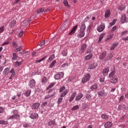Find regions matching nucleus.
<instances>
[{"mask_svg": "<svg viewBox=\"0 0 128 128\" xmlns=\"http://www.w3.org/2000/svg\"><path fill=\"white\" fill-rule=\"evenodd\" d=\"M98 96H104L106 94L104 91H100L98 92Z\"/></svg>", "mask_w": 128, "mask_h": 128, "instance_id": "nucleus-42", "label": "nucleus"}, {"mask_svg": "<svg viewBox=\"0 0 128 128\" xmlns=\"http://www.w3.org/2000/svg\"><path fill=\"white\" fill-rule=\"evenodd\" d=\"M69 90H66L64 92L62 93L60 95L61 98H64L66 94H68V92Z\"/></svg>", "mask_w": 128, "mask_h": 128, "instance_id": "nucleus-25", "label": "nucleus"}, {"mask_svg": "<svg viewBox=\"0 0 128 128\" xmlns=\"http://www.w3.org/2000/svg\"><path fill=\"white\" fill-rule=\"evenodd\" d=\"M10 44V41H8V40H7L2 44V46H6V44Z\"/></svg>", "mask_w": 128, "mask_h": 128, "instance_id": "nucleus-59", "label": "nucleus"}, {"mask_svg": "<svg viewBox=\"0 0 128 128\" xmlns=\"http://www.w3.org/2000/svg\"><path fill=\"white\" fill-rule=\"evenodd\" d=\"M112 126V122H108L104 124L105 128H110Z\"/></svg>", "mask_w": 128, "mask_h": 128, "instance_id": "nucleus-17", "label": "nucleus"}, {"mask_svg": "<svg viewBox=\"0 0 128 128\" xmlns=\"http://www.w3.org/2000/svg\"><path fill=\"white\" fill-rule=\"evenodd\" d=\"M56 124V120H50V122H48V126H54Z\"/></svg>", "mask_w": 128, "mask_h": 128, "instance_id": "nucleus-27", "label": "nucleus"}, {"mask_svg": "<svg viewBox=\"0 0 128 128\" xmlns=\"http://www.w3.org/2000/svg\"><path fill=\"white\" fill-rule=\"evenodd\" d=\"M54 54H52L48 58V61L50 60V62H52V60H54Z\"/></svg>", "mask_w": 128, "mask_h": 128, "instance_id": "nucleus-37", "label": "nucleus"}, {"mask_svg": "<svg viewBox=\"0 0 128 128\" xmlns=\"http://www.w3.org/2000/svg\"><path fill=\"white\" fill-rule=\"evenodd\" d=\"M106 56V52L104 51L100 55L99 58L101 60H104Z\"/></svg>", "mask_w": 128, "mask_h": 128, "instance_id": "nucleus-14", "label": "nucleus"}, {"mask_svg": "<svg viewBox=\"0 0 128 128\" xmlns=\"http://www.w3.org/2000/svg\"><path fill=\"white\" fill-rule=\"evenodd\" d=\"M78 25L75 26L71 30V31L69 33L70 36H72L74 32H76V28H78Z\"/></svg>", "mask_w": 128, "mask_h": 128, "instance_id": "nucleus-12", "label": "nucleus"}, {"mask_svg": "<svg viewBox=\"0 0 128 128\" xmlns=\"http://www.w3.org/2000/svg\"><path fill=\"white\" fill-rule=\"evenodd\" d=\"M10 74H12V76H14L16 74V72H14V68H12L10 71Z\"/></svg>", "mask_w": 128, "mask_h": 128, "instance_id": "nucleus-45", "label": "nucleus"}, {"mask_svg": "<svg viewBox=\"0 0 128 128\" xmlns=\"http://www.w3.org/2000/svg\"><path fill=\"white\" fill-rule=\"evenodd\" d=\"M96 68V64L92 63L88 65V70H92V68Z\"/></svg>", "mask_w": 128, "mask_h": 128, "instance_id": "nucleus-22", "label": "nucleus"}, {"mask_svg": "<svg viewBox=\"0 0 128 128\" xmlns=\"http://www.w3.org/2000/svg\"><path fill=\"white\" fill-rule=\"evenodd\" d=\"M116 26H114L112 27L111 30H112V32H114V31H116Z\"/></svg>", "mask_w": 128, "mask_h": 128, "instance_id": "nucleus-64", "label": "nucleus"}, {"mask_svg": "<svg viewBox=\"0 0 128 128\" xmlns=\"http://www.w3.org/2000/svg\"><path fill=\"white\" fill-rule=\"evenodd\" d=\"M55 94H56V92H54L50 95H47L44 96V100H48V98H52V96H55Z\"/></svg>", "mask_w": 128, "mask_h": 128, "instance_id": "nucleus-28", "label": "nucleus"}, {"mask_svg": "<svg viewBox=\"0 0 128 128\" xmlns=\"http://www.w3.org/2000/svg\"><path fill=\"white\" fill-rule=\"evenodd\" d=\"M66 66H68V63H64L62 65L61 68H66Z\"/></svg>", "mask_w": 128, "mask_h": 128, "instance_id": "nucleus-57", "label": "nucleus"}, {"mask_svg": "<svg viewBox=\"0 0 128 128\" xmlns=\"http://www.w3.org/2000/svg\"><path fill=\"white\" fill-rule=\"evenodd\" d=\"M104 16L106 18H110V10L108 9L105 12Z\"/></svg>", "mask_w": 128, "mask_h": 128, "instance_id": "nucleus-18", "label": "nucleus"}, {"mask_svg": "<svg viewBox=\"0 0 128 128\" xmlns=\"http://www.w3.org/2000/svg\"><path fill=\"white\" fill-rule=\"evenodd\" d=\"M67 55H68V52H66L63 51L62 52V56H66Z\"/></svg>", "mask_w": 128, "mask_h": 128, "instance_id": "nucleus-60", "label": "nucleus"}, {"mask_svg": "<svg viewBox=\"0 0 128 128\" xmlns=\"http://www.w3.org/2000/svg\"><path fill=\"white\" fill-rule=\"evenodd\" d=\"M110 82L112 84H116V82H118V76H115L114 77H112L110 79Z\"/></svg>", "mask_w": 128, "mask_h": 128, "instance_id": "nucleus-11", "label": "nucleus"}, {"mask_svg": "<svg viewBox=\"0 0 128 128\" xmlns=\"http://www.w3.org/2000/svg\"><path fill=\"white\" fill-rule=\"evenodd\" d=\"M82 98H84V94L82 93L78 94V96H76L75 100L78 102V100H80Z\"/></svg>", "mask_w": 128, "mask_h": 128, "instance_id": "nucleus-10", "label": "nucleus"}, {"mask_svg": "<svg viewBox=\"0 0 128 128\" xmlns=\"http://www.w3.org/2000/svg\"><path fill=\"white\" fill-rule=\"evenodd\" d=\"M80 30H86V25L84 24H82L81 26L80 27Z\"/></svg>", "mask_w": 128, "mask_h": 128, "instance_id": "nucleus-38", "label": "nucleus"}, {"mask_svg": "<svg viewBox=\"0 0 128 128\" xmlns=\"http://www.w3.org/2000/svg\"><path fill=\"white\" fill-rule=\"evenodd\" d=\"M110 72V68H104L102 72V74L104 76H108V72Z\"/></svg>", "mask_w": 128, "mask_h": 128, "instance_id": "nucleus-16", "label": "nucleus"}, {"mask_svg": "<svg viewBox=\"0 0 128 128\" xmlns=\"http://www.w3.org/2000/svg\"><path fill=\"white\" fill-rule=\"evenodd\" d=\"M8 121H6L4 120H0V124H8Z\"/></svg>", "mask_w": 128, "mask_h": 128, "instance_id": "nucleus-40", "label": "nucleus"}, {"mask_svg": "<svg viewBox=\"0 0 128 128\" xmlns=\"http://www.w3.org/2000/svg\"><path fill=\"white\" fill-rule=\"evenodd\" d=\"M12 46L14 48H18V45L16 42H13Z\"/></svg>", "mask_w": 128, "mask_h": 128, "instance_id": "nucleus-56", "label": "nucleus"}, {"mask_svg": "<svg viewBox=\"0 0 128 128\" xmlns=\"http://www.w3.org/2000/svg\"><path fill=\"white\" fill-rule=\"evenodd\" d=\"M62 102V97H60L58 99V100L57 101V102L58 104H60Z\"/></svg>", "mask_w": 128, "mask_h": 128, "instance_id": "nucleus-53", "label": "nucleus"}, {"mask_svg": "<svg viewBox=\"0 0 128 128\" xmlns=\"http://www.w3.org/2000/svg\"><path fill=\"white\" fill-rule=\"evenodd\" d=\"M46 82H48V80H46V78L44 77L42 78V84H46Z\"/></svg>", "mask_w": 128, "mask_h": 128, "instance_id": "nucleus-47", "label": "nucleus"}, {"mask_svg": "<svg viewBox=\"0 0 128 128\" xmlns=\"http://www.w3.org/2000/svg\"><path fill=\"white\" fill-rule=\"evenodd\" d=\"M90 90L93 92H96L98 90V84H96L92 85L90 88Z\"/></svg>", "mask_w": 128, "mask_h": 128, "instance_id": "nucleus-15", "label": "nucleus"}, {"mask_svg": "<svg viewBox=\"0 0 128 128\" xmlns=\"http://www.w3.org/2000/svg\"><path fill=\"white\" fill-rule=\"evenodd\" d=\"M48 41H42L40 44V46H44V44H48Z\"/></svg>", "mask_w": 128, "mask_h": 128, "instance_id": "nucleus-46", "label": "nucleus"}, {"mask_svg": "<svg viewBox=\"0 0 128 128\" xmlns=\"http://www.w3.org/2000/svg\"><path fill=\"white\" fill-rule=\"evenodd\" d=\"M76 92H74L72 93L71 94V96H70V98L69 99V102H72V100H74V98H76Z\"/></svg>", "mask_w": 128, "mask_h": 128, "instance_id": "nucleus-20", "label": "nucleus"}, {"mask_svg": "<svg viewBox=\"0 0 128 128\" xmlns=\"http://www.w3.org/2000/svg\"><path fill=\"white\" fill-rule=\"evenodd\" d=\"M30 94H32V90H28L24 93V94L25 96H30Z\"/></svg>", "mask_w": 128, "mask_h": 128, "instance_id": "nucleus-31", "label": "nucleus"}, {"mask_svg": "<svg viewBox=\"0 0 128 128\" xmlns=\"http://www.w3.org/2000/svg\"><path fill=\"white\" fill-rule=\"evenodd\" d=\"M12 60H18V56H16V54L14 52L12 53Z\"/></svg>", "mask_w": 128, "mask_h": 128, "instance_id": "nucleus-35", "label": "nucleus"}, {"mask_svg": "<svg viewBox=\"0 0 128 128\" xmlns=\"http://www.w3.org/2000/svg\"><path fill=\"white\" fill-rule=\"evenodd\" d=\"M112 58H114V55H112V54H109L106 56V58L104 60V62H108V60H110V59Z\"/></svg>", "mask_w": 128, "mask_h": 128, "instance_id": "nucleus-19", "label": "nucleus"}, {"mask_svg": "<svg viewBox=\"0 0 128 128\" xmlns=\"http://www.w3.org/2000/svg\"><path fill=\"white\" fill-rule=\"evenodd\" d=\"M88 46H86V44H83L81 48H80L79 52H80V54H82L86 50V47Z\"/></svg>", "mask_w": 128, "mask_h": 128, "instance_id": "nucleus-8", "label": "nucleus"}, {"mask_svg": "<svg viewBox=\"0 0 128 128\" xmlns=\"http://www.w3.org/2000/svg\"><path fill=\"white\" fill-rule=\"evenodd\" d=\"M106 26L104 25V24L102 23L100 25L98 26V27L97 28V30H98V32H102L104 30Z\"/></svg>", "mask_w": 128, "mask_h": 128, "instance_id": "nucleus-5", "label": "nucleus"}, {"mask_svg": "<svg viewBox=\"0 0 128 128\" xmlns=\"http://www.w3.org/2000/svg\"><path fill=\"white\" fill-rule=\"evenodd\" d=\"M46 59V57L42 58L41 59L39 60H37L36 61V62H42V60H44Z\"/></svg>", "mask_w": 128, "mask_h": 128, "instance_id": "nucleus-52", "label": "nucleus"}, {"mask_svg": "<svg viewBox=\"0 0 128 128\" xmlns=\"http://www.w3.org/2000/svg\"><path fill=\"white\" fill-rule=\"evenodd\" d=\"M77 36H78V38H84V31L82 30H80Z\"/></svg>", "mask_w": 128, "mask_h": 128, "instance_id": "nucleus-13", "label": "nucleus"}, {"mask_svg": "<svg viewBox=\"0 0 128 128\" xmlns=\"http://www.w3.org/2000/svg\"><path fill=\"white\" fill-rule=\"evenodd\" d=\"M113 36H114V34L109 35L108 36H107L106 38V41L108 42V40H110V38H112Z\"/></svg>", "mask_w": 128, "mask_h": 128, "instance_id": "nucleus-39", "label": "nucleus"}, {"mask_svg": "<svg viewBox=\"0 0 128 128\" xmlns=\"http://www.w3.org/2000/svg\"><path fill=\"white\" fill-rule=\"evenodd\" d=\"M14 24H16V20H13L12 21L10 24V28H12L13 26H14Z\"/></svg>", "mask_w": 128, "mask_h": 128, "instance_id": "nucleus-41", "label": "nucleus"}, {"mask_svg": "<svg viewBox=\"0 0 128 128\" xmlns=\"http://www.w3.org/2000/svg\"><path fill=\"white\" fill-rule=\"evenodd\" d=\"M13 115L8 118V120H18L20 118V116L18 114V110H14L12 111Z\"/></svg>", "mask_w": 128, "mask_h": 128, "instance_id": "nucleus-1", "label": "nucleus"}, {"mask_svg": "<svg viewBox=\"0 0 128 128\" xmlns=\"http://www.w3.org/2000/svg\"><path fill=\"white\" fill-rule=\"evenodd\" d=\"M54 84H56V82H53L52 83H51L46 88V90H50V88H52Z\"/></svg>", "mask_w": 128, "mask_h": 128, "instance_id": "nucleus-36", "label": "nucleus"}, {"mask_svg": "<svg viewBox=\"0 0 128 128\" xmlns=\"http://www.w3.org/2000/svg\"><path fill=\"white\" fill-rule=\"evenodd\" d=\"M64 90H66V87L64 86H62V88H60L59 92H64Z\"/></svg>", "mask_w": 128, "mask_h": 128, "instance_id": "nucleus-54", "label": "nucleus"}, {"mask_svg": "<svg viewBox=\"0 0 128 128\" xmlns=\"http://www.w3.org/2000/svg\"><path fill=\"white\" fill-rule=\"evenodd\" d=\"M104 34H100L99 39L98 41V43L100 42H102V38H104Z\"/></svg>", "mask_w": 128, "mask_h": 128, "instance_id": "nucleus-33", "label": "nucleus"}, {"mask_svg": "<svg viewBox=\"0 0 128 128\" xmlns=\"http://www.w3.org/2000/svg\"><path fill=\"white\" fill-rule=\"evenodd\" d=\"M44 8H42L40 9H38L36 12L37 14H42V12H44Z\"/></svg>", "mask_w": 128, "mask_h": 128, "instance_id": "nucleus-34", "label": "nucleus"}, {"mask_svg": "<svg viewBox=\"0 0 128 128\" xmlns=\"http://www.w3.org/2000/svg\"><path fill=\"white\" fill-rule=\"evenodd\" d=\"M22 64V62H18V61H16L15 62V66H20Z\"/></svg>", "mask_w": 128, "mask_h": 128, "instance_id": "nucleus-50", "label": "nucleus"}, {"mask_svg": "<svg viewBox=\"0 0 128 128\" xmlns=\"http://www.w3.org/2000/svg\"><path fill=\"white\" fill-rule=\"evenodd\" d=\"M24 34V31H21L18 34L19 38H22V36Z\"/></svg>", "mask_w": 128, "mask_h": 128, "instance_id": "nucleus-61", "label": "nucleus"}, {"mask_svg": "<svg viewBox=\"0 0 128 128\" xmlns=\"http://www.w3.org/2000/svg\"><path fill=\"white\" fill-rule=\"evenodd\" d=\"M30 20L28 19L27 20H25L22 22L21 24L23 26H28L30 24Z\"/></svg>", "mask_w": 128, "mask_h": 128, "instance_id": "nucleus-4", "label": "nucleus"}, {"mask_svg": "<svg viewBox=\"0 0 128 128\" xmlns=\"http://www.w3.org/2000/svg\"><path fill=\"white\" fill-rule=\"evenodd\" d=\"M40 103H35L32 106V108L38 110V108H40Z\"/></svg>", "mask_w": 128, "mask_h": 128, "instance_id": "nucleus-23", "label": "nucleus"}, {"mask_svg": "<svg viewBox=\"0 0 128 128\" xmlns=\"http://www.w3.org/2000/svg\"><path fill=\"white\" fill-rule=\"evenodd\" d=\"M86 98L88 100H90V99L92 98V96L90 95V94H86Z\"/></svg>", "mask_w": 128, "mask_h": 128, "instance_id": "nucleus-49", "label": "nucleus"}, {"mask_svg": "<svg viewBox=\"0 0 128 128\" xmlns=\"http://www.w3.org/2000/svg\"><path fill=\"white\" fill-rule=\"evenodd\" d=\"M28 84L29 86L31 88H34V86H36V80H34V79H32L29 82Z\"/></svg>", "mask_w": 128, "mask_h": 128, "instance_id": "nucleus-7", "label": "nucleus"}, {"mask_svg": "<svg viewBox=\"0 0 128 128\" xmlns=\"http://www.w3.org/2000/svg\"><path fill=\"white\" fill-rule=\"evenodd\" d=\"M79 108L80 107L78 105L75 106L72 108V110H78Z\"/></svg>", "mask_w": 128, "mask_h": 128, "instance_id": "nucleus-51", "label": "nucleus"}, {"mask_svg": "<svg viewBox=\"0 0 128 128\" xmlns=\"http://www.w3.org/2000/svg\"><path fill=\"white\" fill-rule=\"evenodd\" d=\"M22 50V46H20L18 48H16V50H14V51L16 52H20Z\"/></svg>", "mask_w": 128, "mask_h": 128, "instance_id": "nucleus-44", "label": "nucleus"}, {"mask_svg": "<svg viewBox=\"0 0 128 128\" xmlns=\"http://www.w3.org/2000/svg\"><path fill=\"white\" fill-rule=\"evenodd\" d=\"M64 72H60L54 76V80H60V78H64Z\"/></svg>", "mask_w": 128, "mask_h": 128, "instance_id": "nucleus-3", "label": "nucleus"}, {"mask_svg": "<svg viewBox=\"0 0 128 128\" xmlns=\"http://www.w3.org/2000/svg\"><path fill=\"white\" fill-rule=\"evenodd\" d=\"M90 79V74H87L82 78V84H86V82H88Z\"/></svg>", "mask_w": 128, "mask_h": 128, "instance_id": "nucleus-2", "label": "nucleus"}, {"mask_svg": "<svg viewBox=\"0 0 128 128\" xmlns=\"http://www.w3.org/2000/svg\"><path fill=\"white\" fill-rule=\"evenodd\" d=\"M10 72V68H6L3 74H4V76H6L7 74H8V72Z\"/></svg>", "mask_w": 128, "mask_h": 128, "instance_id": "nucleus-29", "label": "nucleus"}, {"mask_svg": "<svg viewBox=\"0 0 128 128\" xmlns=\"http://www.w3.org/2000/svg\"><path fill=\"white\" fill-rule=\"evenodd\" d=\"M128 34V31H124L121 33V36H126V34Z\"/></svg>", "mask_w": 128, "mask_h": 128, "instance_id": "nucleus-55", "label": "nucleus"}, {"mask_svg": "<svg viewBox=\"0 0 128 128\" xmlns=\"http://www.w3.org/2000/svg\"><path fill=\"white\" fill-rule=\"evenodd\" d=\"M122 40H123L124 41L128 40V36H126V37H124V38H122Z\"/></svg>", "mask_w": 128, "mask_h": 128, "instance_id": "nucleus-62", "label": "nucleus"}, {"mask_svg": "<svg viewBox=\"0 0 128 128\" xmlns=\"http://www.w3.org/2000/svg\"><path fill=\"white\" fill-rule=\"evenodd\" d=\"M92 58V54H90L85 56L84 60H90Z\"/></svg>", "mask_w": 128, "mask_h": 128, "instance_id": "nucleus-26", "label": "nucleus"}, {"mask_svg": "<svg viewBox=\"0 0 128 128\" xmlns=\"http://www.w3.org/2000/svg\"><path fill=\"white\" fill-rule=\"evenodd\" d=\"M24 128H28V126H30V124L28 122H24L23 123Z\"/></svg>", "mask_w": 128, "mask_h": 128, "instance_id": "nucleus-43", "label": "nucleus"}, {"mask_svg": "<svg viewBox=\"0 0 128 128\" xmlns=\"http://www.w3.org/2000/svg\"><path fill=\"white\" fill-rule=\"evenodd\" d=\"M30 118L32 120H36L38 118V114L36 113H32L30 116Z\"/></svg>", "mask_w": 128, "mask_h": 128, "instance_id": "nucleus-9", "label": "nucleus"}, {"mask_svg": "<svg viewBox=\"0 0 128 128\" xmlns=\"http://www.w3.org/2000/svg\"><path fill=\"white\" fill-rule=\"evenodd\" d=\"M101 118L102 120H106L108 119V116L106 114H103L101 116Z\"/></svg>", "mask_w": 128, "mask_h": 128, "instance_id": "nucleus-32", "label": "nucleus"}, {"mask_svg": "<svg viewBox=\"0 0 128 128\" xmlns=\"http://www.w3.org/2000/svg\"><path fill=\"white\" fill-rule=\"evenodd\" d=\"M108 76H109V78H114V76H116V71H115V70L112 71V72L108 74Z\"/></svg>", "mask_w": 128, "mask_h": 128, "instance_id": "nucleus-24", "label": "nucleus"}, {"mask_svg": "<svg viewBox=\"0 0 128 128\" xmlns=\"http://www.w3.org/2000/svg\"><path fill=\"white\" fill-rule=\"evenodd\" d=\"M118 45V42L113 43L112 44V46L110 48V50H114V48H116Z\"/></svg>", "mask_w": 128, "mask_h": 128, "instance_id": "nucleus-21", "label": "nucleus"}, {"mask_svg": "<svg viewBox=\"0 0 128 128\" xmlns=\"http://www.w3.org/2000/svg\"><path fill=\"white\" fill-rule=\"evenodd\" d=\"M125 8L126 7L122 5V6H119L118 10H124Z\"/></svg>", "mask_w": 128, "mask_h": 128, "instance_id": "nucleus-48", "label": "nucleus"}, {"mask_svg": "<svg viewBox=\"0 0 128 128\" xmlns=\"http://www.w3.org/2000/svg\"><path fill=\"white\" fill-rule=\"evenodd\" d=\"M4 26H2V27H0V34H2V32H4Z\"/></svg>", "mask_w": 128, "mask_h": 128, "instance_id": "nucleus-58", "label": "nucleus"}, {"mask_svg": "<svg viewBox=\"0 0 128 128\" xmlns=\"http://www.w3.org/2000/svg\"><path fill=\"white\" fill-rule=\"evenodd\" d=\"M90 52H92V50H90V48H88L87 50H86V53H87V54H92V53H90Z\"/></svg>", "mask_w": 128, "mask_h": 128, "instance_id": "nucleus-63", "label": "nucleus"}, {"mask_svg": "<svg viewBox=\"0 0 128 128\" xmlns=\"http://www.w3.org/2000/svg\"><path fill=\"white\" fill-rule=\"evenodd\" d=\"M120 22L122 24H124V22H126V14H123L122 15Z\"/></svg>", "mask_w": 128, "mask_h": 128, "instance_id": "nucleus-6", "label": "nucleus"}, {"mask_svg": "<svg viewBox=\"0 0 128 128\" xmlns=\"http://www.w3.org/2000/svg\"><path fill=\"white\" fill-rule=\"evenodd\" d=\"M56 60H53L52 63L50 64V68H52L54 66H56Z\"/></svg>", "mask_w": 128, "mask_h": 128, "instance_id": "nucleus-30", "label": "nucleus"}]
</instances>
